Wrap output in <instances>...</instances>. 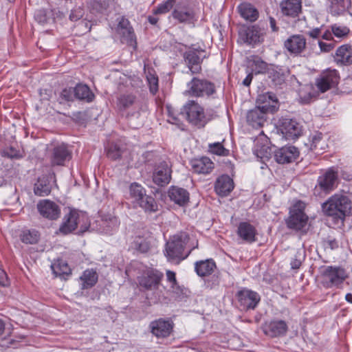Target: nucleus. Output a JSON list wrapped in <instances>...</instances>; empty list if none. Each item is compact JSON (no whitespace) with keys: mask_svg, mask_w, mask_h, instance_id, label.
Instances as JSON below:
<instances>
[{"mask_svg":"<svg viewBox=\"0 0 352 352\" xmlns=\"http://www.w3.org/2000/svg\"><path fill=\"white\" fill-rule=\"evenodd\" d=\"M186 232L175 234L173 239L166 243V256L169 261L179 263L185 259L192 250L198 247V241L192 239Z\"/></svg>","mask_w":352,"mask_h":352,"instance_id":"1","label":"nucleus"},{"mask_svg":"<svg viewBox=\"0 0 352 352\" xmlns=\"http://www.w3.org/2000/svg\"><path fill=\"white\" fill-rule=\"evenodd\" d=\"M322 209L325 215L342 222L346 216L352 214V202L347 196L337 193L322 204Z\"/></svg>","mask_w":352,"mask_h":352,"instance_id":"2","label":"nucleus"},{"mask_svg":"<svg viewBox=\"0 0 352 352\" xmlns=\"http://www.w3.org/2000/svg\"><path fill=\"white\" fill-rule=\"evenodd\" d=\"M258 105L247 113V122L254 128L263 126L266 122L267 113L272 111L277 100L274 95L267 94L261 96L257 100Z\"/></svg>","mask_w":352,"mask_h":352,"instance_id":"3","label":"nucleus"},{"mask_svg":"<svg viewBox=\"0 0 352 352\" xmlns=\"http://www.w3.org/2000/svg\"><path fill=\"white\" fill-rule=\"evenodd\" d=\"M163 277L164 274L162 272L153 270L139 278L138 281L140 287L145 290L152 292L151 296H148V298L153 302H157L164 297L163 289H161V287H162L161 281Z\"/></svg>","mask_w":352,"mask_h":352,"instance_id":"4","label":"nucleus"},{"mask_svg":"<svg viewBox=\"0 0 352 352\" xmlns=\"http://www.w3.org/2000/svg\"><path fill=\"white\" fill-rule=\"evenodd\" d=\"M348 274L340 267L327 266L321 272V283L325 288L339 287Z\"/></svg>","mask_w":352,"mask_h":352,"instance_id":"5","label":"nucleus"},{"mask_svg":"<svg viewBox=\"0 0 352 352\" xmlns=\"http://www.w3.org/2000/svg\"><path fill=\"white\" fill-rule=\"evenodd\" d=\"M338 178V172L332 168L321 174L318 179L314 193L316 196H322L332 191L336 187Z\"/></svg>","mask_w":352,"mask_h":352,"instance_id":"6","label":"nucleus"},{"mask_svg":"<svg viewBox=\"0 0 352 352\" xmlns=\"http://www.w3.org/2000/svg\"><path fill=\"white\" fill-rule=\"evenodd\" d=\"M182 113L186 116L187 120L199 128L204 126L206 118L204 110L194 100L188 101L182 109Z\"/></svg>","mask_w":352,"mask_h":352,"instance_id":"7","label":"nucleus"},{"mask_svg":"<svg viewBox=\"0 0 352 352\" xmlns=\"http://www.w3.org/2000/svg\"><path fill=\"white\" fill-rule=\"evenodd\" d=\"M188 89L186 94L193 97H203L204 96H210L215 91V87L213 83L198 78H193L190 82L187 84Z\"/></svg>","mask_w":352,"mask_h":352,"instance_id":"8","label":"nucleus"},{"mask_svg":"<svg viewBox=\"0 0 352 352\" xmlns=\"http://www.w3.org/2000/svg\"><path fill=\"white\" fill-rule=\"evenodd\" d=\"M265 32L257 25L243 27L239 32V39L243 43L254 45L264 40Z\"/></svg>","mask_w":352,"mask_h":352,"instance_id":"9","label":"nucleus"},{"mask_svg":"<svg viewBox=\"0 0 352 352\" xmlns=\"http://www.w3.org/2000/svg\"><path fill=\"white\" fill-rule=\"evenodd\" d=\"M340 76L336 69H328L323 71L316 80V85L321 93L336 87L339 82Z\"/></svg>","mask_w":352,"mask_h":352,"instance_id":"10","label":"nucleus"},{"mask_svg":"<svg viewBox=\"0 0 352 352\" xmlns=\"http://www.w3.org/2000/svg\"><path fill=\"white\" fill-rule=\"evenodd\" d=\"M174 323L170 319L160 318L149 324V329L153 336L157 338L168 337L173 331Z\"/></svg>","mask_w":352,"mask_h":352,"instance_id":"11","label":"nucleus"},{"mask_svg":"<svg viewBox=\"0 0 352 352\" xmlns=\"http://www.w3.org/2000/svg\"><path fill=\"white\" fill-rule=\"evenodd\" d=\"M236 297L239 305L244 310L254 309L261 300L257 292L246 288L239 291Z\"/></svg>","mask_w":352,"mask_h":352,"instance_id":"12","label":"nucleus"},{"mask_svg":"<svg viewBox=\"0 0 352 352\" xmlns=\"http://www.w3.org/2000/svg\"><path fill=\"white\" fill-rule=\"evenodd\" d=\"M85 219L83 214H80L75 210H70L68 214L64 216L63 223L56 233L66 235L72 232L80 224L81 219Z\"/></svg>","mask_w":352,"mask_h":352,"instance_id":"13","label":"nucleus"},{"mask_svg":"<svg viewBox=\"0 0 352 352\" xmlns=\"http://www.w3.org/2000/svg\"><path fill=\"white\" fill-rule=\"evenodd\" d=\"M72 153L65 144H58L53 147L49 154V159L52 166H64L66 161L70 160Z\"/></svg>","mask_w":352,"mask_h":352,"instance_id":"14","label":"nucleus"},{"mask_svg":"<svg viewBox=\"0 0 352 352\" xmlns=\"http://www.w3.org/2000/svg\"><path fill=\"white\" fill-rule=\"evenodd\" d=\"M279 130L289 140L298 138L302 132L301 126L296 120L289 118L280 120Z\"/></svg>","mask_w":352,"mask_h":352,"instance_id":"15","label":"nucleus"},{"mask_svg":"<svg viewBox=\"0 0 352 352\" xmlns=\"http://www.w3.org/2000/svg\"><path fill=\"white\" fill-rule=\"evenodd\" d=\"M107 155L113 160H122L126 164H129L133 159V155L124 145L112 144L107 149Z\"/></svg>","mask_w":352,"mask_h":352,"instance_id":"16","label":"nucleus"},{"mask_svg":"<svg viewBox=\"0 0 352 352\" xmlns=\"http://www.w3.org/2000/svg\"><path fill=\"white\" fill-rule=\"evenodd\" d=\"M298 156V149L292 145L283 146L274 152L275 160L279 164L293 162Z\"/></svg>","mask_w":352,"mask_h":352,"instance_id":"17","label":"nucleus"},{"mask_svg":"<svg viewBox=\"0 0 352 352\" xmlns=\"http://www.w3.org/2000/svg\"><path fill=\"white\" fill-rule=\"evenodd\" d=\"M307 221L308 217L302 210L294 208L291 210L286 223L289 228L300 230L306 226Z\"/></svg>","mask_w":352,"mask_h":352,"instance_id":"18","label":"nucleus"},{"mask_svg":"<svg viewBox=\"0 0 352 352\" xmlns=\"http://www.w3.org/2000/svg\"><path fill=\"white\" fill-rule=\"evenodd\" d=\"M287 330L288 326L286 322L282 320H272L263 327L264 333L271 338L283 336Z\"/></svg>","mask_w":352,"mask_h":352,"instance_id":"19","label":"nucleus"},{"mask_svg":"<svg viewBox=\"0 0 352 352\" xmlns=\"http://www.w3.org/2000/svg\"><path fill=\"white\" fill-rule=\"evenodd\" d=\"M306 44L304 36L294 34L285 41L284 46L290 54L299 55L305 50Z\"/></svg>","mask_w":352,"mask_h":352,"instance_id":"20","label":"nucleus"},{"mask_svg":"<svg viewBox=\"0 0 352 352\" xmlns=\"http://www.w3.org/2000/svg\"><path fill=\"white\" fill-rule=\"evenodd\" d=\"M37 208L43 217L49 219H56L60 213L58 206L47 199L41 201L37 205Z\"/></svg>","mask_w":352,"mask_h":352,"instance_id":"21","label":"nucleus"},{"mask_svg":"<svg viewBox=\"0 0 352 352\" xmlns=\"http://www.w3.org/2000/svg\"><path fill=\"white\" fill-rule=\"evenodd\" d=\"M153 182L159 186H164L169 183L171 178V170L170 165L166 162H162L158 164L154 173Z\"/></svg>","mask_w":352,"mask_h":352,"instance_id":"22","label":"nucleus"},{"mask_svg":"<svg viewBox=\"0 0 352 352\" xmlns=\"http://www.w3.org/2000/svg\"><path fill=\"white\" fill-rule=\"evenodd\" d=\"M173 17L180 23L194 24L198 19L194 10L186 7H177L172 13Z\"/></svg>","mask_w":352,"mask_h":352,"instance_id":"23","label":"nucleus"},{"mask_svg":"<svg viewBox=\"0 0 352 352\" xmlns=\"http://www.w3.org/2000/svg\"><path fill=\"white\" fill-rule=\"evenodd\" d=\"M170 199L179 206H185L189 202V192L177 186H171L168 192Z\"/></svg>","mask_w":352,"mask_h":352,"instance_id":"24","label":"nucleus"},{"mask_svg":"<svg viewBox=\"0 0 352 352\" xmlns=\"http://www.w3.org/2000/svg\"><path fill=\"white\" fill-rule=\"evenodd\" d=\"M335 62L339 65H349L352 64V45L344 44L336 51Z\"/></svg>","mask_w":352,"mask_h":352,"instance_id":"25","label":"nucleus"},{"mask_svg":"<svg viewBox=\"0 0 352 352\" xmlns=\"http://www.w3.org/2000/svg\"><path fill=\"white\" fill-rule=\"evenodd\" d=\"M256 230L248 222H241L237 228L238 236L245 242L252 243L256 241Z\"/></svg>","mask_w":352,"mask_h":352,"instance_id":"26","label":"nucleus"},{"mask_svg":"<svg viewBox=\"0 0 352 352\" xmlns=\"http://www.w3.org/2000/svg\"><path fill=\"white\" fill-rule=\"evenodd\" d=\"M190 165L192 171L198 174H208L214 168V163L207 157L193 159Z\"/></svg>","mask_w":352,"mask_h":352,"instance_id":"27","label":"nucleus"},{"mask_svg":"<svg viewBox=\"0 0 352 352\" xmlns=\"http://www.w3.org/2000/svg\"><path fill=\"white\" fill-rule=\"evenodd\" d=\"M199 52L190 50L184 54V58L192 74H197L201 71V59L199 55Z\"/></svg>","mask_w":352,"mask_h":352,"instance_id":"28","label":"nucleus"},{"mask_svg":"<svg viewBox=\"0 0 352 352\" xmlns=\"http://www.w3.org/2000/svg\"><path fill=\"white\" fill-rule=\"evenodd\" d=\"M298 95L299 102L306 104L311 102L318 96V91L313 85L307 84L300 87Z\"/></svg>","mask_w":352,"mask_h":352,"instance_id":"29","label":"nucleus"},{"mask_svg":"<svg viewBox=\"0 0 352 352\" xmlns=\"http://www.w3.org/2000/svg\"><path fill=\"white\" fill-rule=\"evenodd\" d=\"M234 188V182L228 175H221L219 177L214 186L216 192L221 196H227Z\"/></svg>","mask_w":352,"mask_h":352,"instance_id":"30","label":"nucleus"},{"mask_svg":"<svg viewBox=\"0 0 352 352\" xmlns=\"http://www.w3.org/2000/svg\"><path fill=\"white\" fill-rule=\"evenodd\" d=\"M280 6L283 13L287 16L296 17L301 12V0H285Z\"/></svg>","mask_w":352,"mask_h":352,"instance_id":"31","label":"nucleus"},{"mask_svg":"<svg viewBox=\"0 0 352 352\" xmlns=\"http://www.w3.org/2000/svg\"><path fill=\"white\" fill-rule=\"evenodd\" d=\"M329 12L333 16L344 13L351 6V0H326Z\"/></svg>","mask_w":352,"mask_h":352,"instance_id":"32","label":"nucleus"},{"mask_svg":"<svg viewBox=\"0 0 352 352\" xmlns=\"http://www.w3.org/2000/svg\"><path fill=\"white\" fill-rule=\"evenodd\" d=\"M216 268V264L212 259L197 261L195 270L197 275L201 277L210 275Z\"/></svg>","mask_w":352,"mask_h":352,"instance_id":"33","label":"nucleus"},{"mask_svg":"<svg viewBox=\"0 0 352 352\" xmlns=\"http://www.w3.org/2000/svg\"><path fill=\"white\" fill-rule=\"evenodd\" d=\"M248 67L254 74H264L267 69V64L257 56H251L248 59Z\"/></svg>","mask_w":352,"mask_h":352,"instance_id":"34","label":"nucleus"},{"mask_svg":"<svg viewBox=\"0 0 352 352\" xmlns=\"http://www.w3.org/2000/svg\"><path fill=\"white\" fill-rule=\"evenodd\" d=\"M238 9L241 16L247 21H255L258 17L257 10L250 3H241Z\"/></svg>","mask_w":352,"mask_h":352,"instance_id":"35","label":"nucleus"},{"mask_svg":"<svg viewBox=\"0 0 352 352\" xmlns=\"http://www.w3.org/2000/svg\"><path fill=\"white\" fill-rule=\"evenodd\" d=\"M74 96L76 98L87 102L92 101L94 98L89 87L82 84H78L74 87Z\"/></svg>","mask_w":352,"mask_h":352,"instance_id":"36","label":"nucleus"},{"mask_svg":"<svg viewBox=\"0 0 352 352\" xmlns=\"http://www.w3.org/2000/svg\"><path fill=\"white\" fill-rule=\"evenodd\" d=\"M51 268L53 273L56 276H61L64 275H69L71 274V269L65 261L58 259L51 265Z\"/></svg>","mask_w":352,"mask_h":352,"instance_id":"37","label":"nucleus"},{"mask_svg":"<svg viewBox=\"0 0 352 352\" xmlns=\"http://www.w3.org/2000/svg\"><path fill=\"white\" fill-rule=\"evenodd\" d=\"M145 212H156L158 209L157 204L155 199L150 195H145L142 199L137 202Z\"/></svg>","mask_w":352,"mask_h":352,"instance_id":"38","label":"nucleus"},{"mask_svg":"<svg viewBox=\"0 0 352 352\" xmlns=\"http://www.w3.org/2000/svg\"><path fill=\"white\" fill-rule=\"evenodd\" d=\"M34 192L35 195L40 197L48 195L51 192V185L48 180L45 178H39L34 184Z\"/></svg>","mask_w":352,"mask_h":352,"instance_id":"39","label":"nucleus"},{"mask_svg":"<svg viewBox=\"0 0 352 352\" xmlns=\"http://www.w3.org/2000/svg\"><path fill=\"white\" fill-rule=\"evenodd\" d=\"M80 279L83 282L82 288H89L93 287L98 281V274L92 269L86 270L82 275L80 276Z\"/></svg>","mask_w":352,"mask_h":352,"instance_id":"40","label":"nucleus"},{"mask_svg":"<svg viewBox=\"0 0 352 352\" xmlns=\"http://www.w3.org/2000/svg\"><path fill=\"white\" fill-rule=\"evenodd\" d=\"M136 97L131 94H124L118 98L117 106L120 110H126L135 104Z\"/></svg>","mask_w":352,"mask_h":352,"instance_id":"41","label":"nucleus"},{"mask_svg":"<svg viewBox=\"0 0 352 352\" xmlns=\"http://www.w3.org/2000/svg\"><path fill=\"white\" fill-rule=\"evenodd\" d=\"M152 237L151 236H138L133 241L134 248L142 253L147 252L151 247Z\"/></svg>","mask_w":352,"mask_h":352,"instance_id":"42","label":"nucleus"},{"mask_svg":"<svg viewBox=\"0 0 352 352\" xmlns=\"http://www.w3.org/2000/svg\"><path fill=\"white\" fill-rule=\"evenodd\" d=\"M127 29V31L125 30H121L118 32V34L120 35L121 41L122 43H125L130 46L135 47L137 43L133 28L131 26Z\"/></svg>","mask_w":352,"mask_h":352,"instance_id":"43","label":"nucleus"},{"mask_svg":"<svg viewBox=\"0 0 352 352\" xmlns=\"http://www.w3.org/2000/svg\"><path fill=\"white\" fill-rule=\"evenodd\" d=\"M120 225L119 219L116 217H111L109 219L102 221L103 231L107 234H112L118 230Z\"/></svg>","mask_w":352,"mask_h":352,"instance_id":"44","label":"nucleus"},{"mask_svg":"<svg viewBox=\"0 0 352 352\" xmlns=\"http://www.w3.org/2000/svg\"><path fill=\"white\" fill-rule=\"evenodd\" d=\"M129 192L131 197L135 203L138 202L146 195L145 189L136 182L131 184Z\"/></svg>","mask_w":352,"mask_h":352,"instance_id":"45","label":"nucleus"},{"mask_svg":"<svg viewBox=\"0 0 352 352\" xmlns=\"http://www.w3.org/2000/svg\"><path fill=\"white\" fill-rule=\"evenodd\" d=\"M330 28L332 30L331 33H333V36L339 39L346 38L350 33V29L347 26L337 23L331 25Z\"/></svg>","mask_w":352,"mask_h":352,"instance_id":"46","label":"nucleus"},{"mask_svg":"<svg viewBox=\"0 0 352 352\" xmlns=\"http://www.w3.org/2000/svg\"><path fill=\"white\" fill-rule=\"evenodd\" d=\"M111 2V0H94L91 2V11L93 13H103Z\"/></svg>","mask_w":352,"mask_h":352,"instance_id":"47","label":"nucleus"},{"mask_svg":"<svg viewBox=\"0 0 352 352\" xmlns=\"http://www.w3.org/2000/svg\"><path fill=\"white\" fill-rule=\"evenodd\" d=\"M21 241L23 243L29 244H34L38 242L39 234L36 230H25L23 231L21 236Z\"/></svg>","mask_w":352,"mask_h":352,"instance_id":"48","label":"nucleus"},{"mask_svg":"<svg viewBox=\"0 0 352 352\" xmlns=\"http://www.w3.org/2000/svg\"><path fill=\"white\" fill-rule=\"evenodd\" d=\"M175 3V0H166L160 3L155 9L153 10L154 14H161L168 12Z\"/></svg>","mask_w":352,"mask_h":352,"instance_id":"49","label":"nucleus"},{"mask_svg":"<svg viewBox=\"0 0 352 352\" xmlns=\"http://www.w3.org/2000/svg\"><path fill=\"white\" fill-rule=\"evenodd\" d=\"M209 149L212 153L220 156H227L229 154V150L225 148L219 142L210 144L209 145Z\"/></svg>","mask_w":352,"mask_h":352,"instance_id":"50","label":"nucleus"},{"mask_svg":"<svg viewBox=\"0 0 352 352\" xmlns=\"http://www.w3.org/2000/svg\"><path fill=\"white\" fill-rule=\"evenodd\" d=\"M166 280L170 284V289L173 292H177L179 289L178 283L176 279L175 273L171 270L166 272Z\"/></svg>","mask_w":352,"mask_h":352,"instance_id":"51","label":"nucleus"},{"mask_svg":"<svg viewBox=\"0 0 352 352\" xmlns=\"http://www.w3.org/2000/svg\"><path fill=\"white\" fill-rule=\"evenodd\" d=\"M3 153L4 156H6L10 159L18 160L23 157L22 153L12 146L5 149Z\"/></svg>","mask_w":352,"mask_h":352,"instance_id":"52","label":"nucleus"},{"mask_svg":"<svg viewBox=\"0 0 352 352\" xmlns=\"http://www.w3.org/2000/svg\"><path fill=\"white\" fill-rule=\"evenodd\" d=\"M61 100L67 102L72 101L75 98L74 89L65 88L60 93Z\"/></svg>","mask_w":352,"mask_h":352,"instance_id":"53","label":"nucleus"},{"mask_svg":"<svg viewBox=\"0 0 352 352\" xmlns=\"http://www.w3.org/2000/svg\"><path fill=\"white\" fill-rule=\"evenodd\" d=\"M147 79L150 87V91L153 94H155L158 89V78L155 76L151 75L147 77Z\"/></svg>","mask_w":352,"mask_h":352,"instance_id":"54","label":"nucleus"},{"mask_svg":"<svg viewBox=\"0 0 352 352\" xmlns=\"http://www.w3.org/2000/svg\"><path fill=\"white\" fill-rule=\"evenodd\" d=\"M84 12L81 8H76L72 10L69 14V19L72 21L79 20L83 16Z\"/></svg>","mask_w":352,"mask_h":352,"instance_id":"55","label":"nucleus"},{"mask_svg":"<svg viewBox=\"0 0 352 352\" xmlns=\"http://www.w3.org/2000/svg\"><path fill=\"white\" fill-rule=\"evenodd\" d=\"M301 263L302 261L300 258V254L298 252H297L291 261V268L293 270H298L300 268Z\"/></svg>","mask_w":352,"mask_h":352,"instance_id":"56","label":"nucleus"},{"mask_svg":"<svg viewBox=\"0 0 352 352\" xmlns=\"http://www.w3.org/2000/svg\"><path fill=\"white\" fill-rule=\"evenodd\" d=\"M129 27H131V25L129 20L127 19L122 17L118 21V24L117 26V32L124 30L127 31V28H129Z\"/></svg>","mask_w":352,"mask_h":352,"instance_id":"57","label":"nucleus"},{"mask_svg":"<svg viewBox=\"0 0 352 352\" xmlns=\"http://www.w3.org/2000/svg\"><path fill=\"white\" fill-rule=\"evenodd\" d=\"M321 140H322V135L320 133L318 135H314L312 138L311 149L316 151L318 149L319 146H320V148L322 149V146L320 145Z\"/></svg>","mask_w":352,"mask_h":352,"instance_id":"58","label":"nucleus"},{"mask_svg":"<svg viewBox=\"0 0 352 352\" xmlns=\"http://www.w3.org/2000/svg\"><path fill=\"white\" fill-rule=\"evenodd\" d=\"M168 115V122L172 124H177L179 121L178 118L176 117L173 113V110L170 107H167Z\"/></svg>","mask_w":352,"mask_h":352,"instance_id":"59","label":"nucleus"},{"mask_svg":"<svg viewBox=\"0 0 352 352\" xmlns=\"http://www.w3.org/2000/svg\"><path fill=\"white\" fill-rule=\"evenodd\" d=\"M318 45L322 52H329L333 48V44L326 43L322 41H319Z\"/></svg>","mask_w":352,"mask_h":352,"instance_id":"60","label":"nucleus"},{"mask_svg":"<svg viewBox=\"0 0 352 352\" xmlns=\"http://www.w3.org/2000/svg\"><path fill=\"white\" fill-rule=\"evenodd\" d=\"M320 29L317 28L310 30L307 34L310 37L316 38L320 35Z\"/></svg>","mask_w":352,"mask_h":352,"instance_id":"61","label":"nucleus"},{"mask_svg":"<svg viewBox=\"0 0 352 352\" xmlns=\"http://www.w3.org/2000/svg\"><path fill=\"white\" fill-rule=\"evenodd\" d=\"M332 32V30L330 28V30H326L324 34L322 35V37L324 40L331 41L333 38V33Z\"/></svg>","mask_w":352,"mask_h":352,"instance_id":"62","label":"nucleus"},{"mask_svg":"<svg viewBox=\"0 0 352 352\" xmlns=\"http://www.w3.org/2000/svg\"><path fill=\"white\" fill-rule=\"evenodd\" d=\"M79 27H82L84 26L85 27V32H89L90 30H91V25H90V21H87V20H82L81 21L78 25Z\"/></svg>","mask_w":352,"mask_h":352,"instance_id":"63","label":"nucleus"},{"mask_svg":"<svg viewBox=\"0 0 352 352\" xmlns=\"http://www.w3.org/2000/svg\"><path fill=\"white\" fill-rule=\"evenodd\" d=\"M253 74L252 72L248 73L245 78L243 80V85L244 86L248 87L252 80L253 78Z\"/></svg>","mask_w":352,"mask_h":352,"instance_id":"64","label":"nucleus"}]
</instances>
